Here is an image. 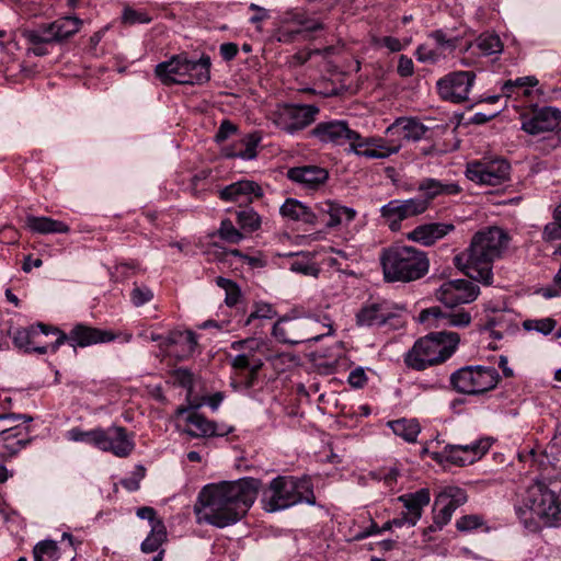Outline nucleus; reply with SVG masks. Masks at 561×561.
I'll return each instance as SVG.
<instances>
[{"instance_id": "obj_13", "label": "nucleus", "mask_w": 561, "mask_h": 561, "mask_svg": "<svg viewBox=\"0 0 561 561\" xmlns=\"http://www.w3.org/2000/svg\"><path fill=\"white\" fill-rule=\"evenodd\" d=\"M95 448L111 453L118 458H126L135 449L134 434L116 424L106 428L99 427Z\"/></svg>"}, {"instance_id": "obj_60", "label": "nucleus", "mask_w": 561, "mask_h": 561, "mask_svg": "<svg viewBox=\"0 0 561 561\" xmlns=\"http://www.w3.org/2000/svg\"><path fill=\"white\" fill-rule=\"evenodd\" d=\"M394 122L390 124L386 130H385V138L383 140L391 147L397 146L396 153H398L401 148L403 147V144L405 138L403 137V134H401V128L397 126L396 130H393Z\"/></svg>"}, {"instance_id": "obj_64", "label": "nucleus", "mask_w": 561, "mask_h": 561, "mask_svg": "<svg viewBox=\"0 0 561 561\" xmlns=\"http://www.w3.org/2000/svg\"><path fill=\"white\" fill-rule=\"evenodd\" d=\"M237 131H238L237 126L233 123H231L230 121L225 119L221 122V124L215 135V140L217 142H224L229 137L234 135Z\"/></svg>"}, {"instance_id": "obj_9", "label": "nucleus", "mask_w": 561, "mask_h": 561, "mask_svg": "<svg viewBox=\"0 0 561 561\" xmlns=\"http://www.w3.org/2000/svg\"><path fill=\"white\" fill-rule=\"evenodd\" d=\"M39 328L44 335H56V341L50 343V353H56L65 343L76 350L77 347L83 348L94 344L110 343L117 337L112 331L94 328L83 322L73 324L68 333L51 325H39Z\"/></svg>"}, {"instance_id": "obj_43", "label": "nucleus", "mask_w": 561, "mask_h": 561, "mask_svg": "<svg viewBox=\"0 0 561 561\" xmlns=\"http://www.w3.org/2000/svg\"><path fill=\"white\" fill-rule=\"evenodd\" d=\"M439 503H445L450 506L455 512L458 507L468 501L466 490L456 485H447L443 488L436 495Z\"/></svg>"}, {"instance_id": "obj_54", "label": "nucleus", "mask_w": 561, "mask_h": 561, "mask_svg": "<svg viewBox=\"0 0 561 561\" xmlns=\"http://www.w3.org/2000/svg\"><path fill=\"white\" fill-rule=\"evenodd\" d=\"M99 427L90 431H83L80 427H72L66 433V438L71 442L87 443L95 447Z\"/></svg>"}, {"instance_id": "obj_19", "label": "nucleus", "mask_w": 561, "mask_h": 561, "mask_svg": "<svg viewBox=\"0 0 561 561\" xmlns=\"http://www.w3.org/2000/svg\"><path fill=\"white\" fill-rule=\"evenodd\" d=\"M403 506L399 517L407 527H414L422 518L424 508L431 502V493L426 488L415 492L404 493L397 499Z\"/></svg>"}, {"instance_id": "obj_53", "label": "nucleus", "mask_w": 561, "mask_h": 561, "mask_svg": "<svg viewBox=\"0 0 561 561\" xmlns=\"http://www.w3.org/2000/svg\"><path fill=\"white\" fill-rule=\"evenodd\" d=\"M24 36L26 41L32 45H44L56 42L54 34L50 31L49 24L44 25L37 30L26 31Z\"/></svg>"}, {"instance_id": "obj_41", "label": "nucleus", "mask_w": 561, "mask_h": 561, "mask_svg": "<svg viewBox=\"0 0 561 561\" xmlns=\"http://www.w3.org/2000/svg\"><path fill=\"white\" fill-rule=\"evenodd\" d=\"M168 540V533L164 523H157L152 525L149 534L140 545V550L144 553H153L163 550L162 546Z\"/></svg>"}, {"instance_id": "obj_62", "label": "nucleus", "mask_w": 561, "mask_h": 561, "mask_svg": "<svg viewBox=\"0 0 561 561\" xmlns=\"http://www.w3.org/2000/svg\"><path fill=\"white\" fill-rule=\"evenodd\" d=\"M151 18L144 11H137L126 8L123 12V22L127 24H145L149 23Z\"/></svg>"}, {"instance_id": "obj_26", "label": "nucleus", "mask_w": 561, "mask_h": 561, "mask_svg": "<svg viewBox=\"0 0 561 561\" xmlns=\"http://www.w3.org/2000/svg\"><path fill=\"white\" fill-rule=\"evenodd\" d=\"M397 146H389L382 137H359L353 146V152L367 159H387L396 154Z\"/></svg>"}, {"instance_id": "obj_21", "label": "nucleus", "mask_w": 561, "mask_h": 561, "mask_svg": "<svg viewBox=\"0 0 561 561\" xmlns=\"http://www.w3.org/2000/svg\"><path fill=\"white\" fill-rule=\"evenodd\" d=\"M232 366L237 370L231 378V386L236 390H248L254 386L257 371L263 366L260 358L248 354H239L232 359Z\"/></svg>"}, {"instance_id": "obj_39", "label": "nucleus", "mask_w": 561, "mask_h": 561, "mask_svg": "<svg viewBox=\"0 0 561 561\" xmlns=\"http://www.w3.org/2000/svg\"><path fill=\"white\" fill-rule=\"evenodd\" d=\"M234 217L236 222L244 234L253 233L262 226L261 215L249 205L236 209Z\"/></svg>"}, {"instance_id": "obj_33", "label": "nucleus", "mask_w": 561, "mask_h": 561, "mask_svg": "<svg viewBox=\"0 0 561 561\" xmlns=\"http://www.w3.org/2000/svg\"><path fill=\"white\" fill-rule=\"evenodd\" d=\"M319 210L322 214L329 215L327 226L330 228L336 227L342 224H348L354 220L356 216L355 209L343 206L332 201H325L319 205Z\"/></svg>"}, {"instance_id": "obj_57", "label": "nucleus", "mask_w": 561, "mask_h": 561, "mask_svg": "<svg viewBox=\"0 0 561 561\" xmlns=\"http://www.w3.org/2000/svg\"><path fill=\"white\" fill-rule=\"evenodd\" d=\"M322 28V24L314 20L304 21L297 28L290 30L289 34L293 38L301 37L304 39L310 38L312 33Z\"/></svg>"}, {"instance_id": "obj_50", "label": "nucleus", "mask_w": 561, "mask_h": 561, "mask_svg": "<svg viewBox=\"0 0 561 561\" xmlns=\"http://www.w3.org/2000/svg\"><path fill=\"white\" fill-rule=\"evenodd\" d=\"M289 256L291 259L289 262V270L291 272L317 276L319 270L307 256L293 253Z\"/></svg>"}, {"instance_id": "obj_1", "label": "nucleus", "mask_w": 561, "mask_h": 561, "mask_svg": "<svg viewBox=\"0 0 561 561\" xmlns=\"http://www.w3.org/2000/svg\"><path fill=\"white\" fill-rule=\"evenodd\" d=\"M261 481L242 478L205 485L194 507L198 523L225 528L241 520L254 504Z\"/></svg>"}, {"instance_id": "obj_31", "label": "nucleus", "mask_w": 561, "mask_h": 561, "mask_svg": "<svg viewBox=\"0 0 561 561\" xmlns=\"http://www.w3.org/2000/svg\"><path fill=\"white\" fill-rule=\"evenodd\" d=\"M181 346V357L191 356L197 346V336L191 330H172L165 335V339L160 344V348L168 351L171 346Z\"/></svg>"}, {"instance_id": "obj_36", "label": "nucleus", "mask_w": 561, "mask_h": 561, "mask_svg": "<svg viewBox=\"0 0 561 561\" xmlns=\"http://www.w3.org/2000/svg\"><path fill=\"white\" fill-rule=\"evenodd\" d=\"M538 83L539 81L535 76L518 77L503 82L501 92L506 98H512L515 94L528 98L533 93L531 89Z\"/></svg>"}, {"instance_id": "obj_29", "label": "nucleus", "mask_w": 561, "mask_h": 561, "mask_svg": "<svg viewBox=\"0 0 561 561\" xmlns=\"http://www.w3.org/2000/svg\"><path fill=\"white\" fill-rule=\"evenodd\" d=\"M261 141V136L256 133L245 134L236 140L231 146L224 148V153L228 158H241L251 160L256 157V148Z\"/></svg>"}, {"instance_id": "obj_10", "label": "nucleus", "mask_w": 561, "mask_h": 561, "mask_svg": "<svg viewBox=\"0 0 561 561\" xmlns=\"http://www.w3.org/2000/svg\"><path fill=\"white\" fill-rule=\"evenodd\" d=\"M500 375L494 367L466 366L457 369L450 376L453 388L463 394L476 396L488 392L496 387Z\"/></svg>"}, {"instance_id": "obj_42", "label": "nucleus", "mask_w": 561, "mask_h": 561, "mask_svg": "<svg viewBox=\"0 0 561 561\" xmlns=\"http://www.w3.org/2000/svg\"><path fill=\"white\" fill-rule=\"evenodd\" d=\"M454 513L455 511L450 506L445 503H439L438 499L435 497L432 510L433 523L426 528L425 533H436L442 530L450 523Z\"/></svg>"}, {"instance_id": "obj_58", "label": "nucleus", "mask_w": 561, "mask_h": 561, "mask_svg": "<svg viewBox=\"0 0 561 561\" xmlns=\"http://www.w3.org/2000/svg\"><path fill=\"white\" fill-rule=\"evenodd\" d=\"M524 325L527 330H534L543 335H548L554 330L557 322L551 318H543L537 320H528Z\"/></svg>"}, {"instance_id": "obj_25", "label": "nucleus", "mask_w": 561, "mask_h": 561, "mask_svg": "<svg viewBox=\"0 0 561 561\" xmlns=\"http://www.w3.org/2000/svg\"><path fill=\"white\" fill-rule=\"evenodd\" d=\"M455 229L453 224L431 222L415 227L408 233V239L425 247L434 244Z\"/></svg>"}, {"instance_id": "obj_44", "label": "nucleus", "mask_w": 561, "mask_h": 561, "mask_svg": "<svg viewBox=\"0 0 561 561\" xmlns=\"http://www.w3.org/2000/svg\"><path fill=\"white\" fill-rule=\"evenodd\" d=\"M476 46L483 56L500 54L503 50V44L499 35L494 33H482L476 39Z\"/></svg>"}, {"instance_id": "obj_63", "label": "nucleus", "mask_w": 561, "mask_h": 561, "mask_svg": "<svg viewBox=\"0 0 561 561\" xmlns=\"http://www.w3.org/2000/svg\"><path fill=\"white\" fill-rule=\"evenodd\" d=\"M367 376L363 367H356L351 370L347 377L348 385L354 389H362L367 383Z\"/></svg>"}, {"instance_id": "obj_51", "label": "nucleus", "mask_w": 561, "mask_h": 561, "mask_svg": "<svg viewBox=\"0 0 561 561\" xmlns=\"http://www.w3.org/2000/svg\"><path fill=\"white\" fill-rule=\"evenodd\" d=\"M216 284L226 291L225 302L228 307H234L240 300V287L233 280L225 277H217Z\"/></svg>"}, {"instance_id": "obj_28", "label": "nucleus", "mask_w": 561, "mask_h": 561, "mask_svg": "<svg viewBox=\"0 0 561 561\" xmlns=\"http://www.w3.org/2000/svg\"><path fill=\"white\" fill-rule=\"evenodd\" d=\"M417 191L423 194V199H427L430 203L438 196L457 195L461 188L456 182H443L434 178H424L419 182Z\"/></svg>"}, {"instance_id": "obj_17", "label": "nucleus", "mask_w": 561, "mask_h": 561, "mask_svg": "<svg viewBox=\"0 0 561 561\" xmlns=\"http://www.w3.org/2000/svg\"><path fill=\"white\" fill-rule=\"evenodd\" d=\"M312 135L321 142L343 146L350 144L351 151L353 146L359 141L360 135L350 128L345 121H328L317 124L312 129Z\"/></svg>"}, {"instance_id": "obj_3", "label": "nucleus", "mask_w": 561, "mask_h": 561, "mask_svg": "<svg viewBox=\"0 0 561 561\" xmlns=\"http://www.w3.org/2000/svg\"><path fill=\"white\" fill-rule=\"evenodd\" d=\"M515 514L525 529L536 533L540 523L561 527V486L537 481L517 494Z\"/></svg>"}, {"instance_id": "obj_47", "label": "nucleus", "mask_w": 561, "mask_h": 561, "mask_svg": "<svg viewBox=\"0 0 561 561\" xmlns=\"http://www.w3.org/2000/svg\"><path fill=\"white\" fill-rule=\"evenodd\" d=\"M456 528L460 533H471L477 529H482L483 531L490 530V527L486 526L483 517L477 514H469L459 517L456 520Z\"/></svg>"}, {"instance_id": "obj_24", "label": "nucleus", "mask_w": 561, "mask_h": 561, "mask_svg": "<svg viewBox=\"0 0 561 561\" xmlns=\"http://www.w3.org/2000/svg\"><path fill=\"white\" fill-rule=\"evenodd\" d=\"M287 178L304 188L317 190L327 182L329 172L318 165H300L290 168Z\"/></svg>"}, {"instance_id": "obj_12", "label": "nucleus", "mask_w": 561, "mask_h": 561, "mask_svg": "<svg viewBox=\"0 0 561 561\" xmlns=\"http://www.w3.org/2000/svg\"><path fill=\"white\" fill-rule=\"evenodd\" d=\"M510 163L502 158H484L467 163L466 176L479 185H501L510 179Z\"/></svg>"}, {"instance_id": "obj_56", "label": "nucleus", "mask_w": 561, "mask_h": 561, "mask_svg": "<svg viewBox=\"0 0 561 561\" xmlns=\"http://www.w3.org/2000/svg\"><path fill=\"white\" fill-rule=\"evenodd\" d=\"M543 237L547 240L561 239V203L554 209L553 221L546 225Z\"/></svg>"}, {"instance_id": "obj_2", "label": "nucleus", "mask_w": 561, "mask_h": 561, "mask_svg": "<svg viewBox=\"0 0 561 561\" xmlns=\"http://www.w3.org/2000/svg\"><path fill=\"white\" fill-rule=\"evenodd\" d=\"M511 238L500 227H488L474 233L466 252L456 256L458 265L462 264L465 274L483 285L493 282V263L503 257L508 249Z\"/></svg>"}, {"instance_id": "obj_34", "label": "nucleus", "mask_w": 561, "mask_h": 561, "mask_svg": "<svg viewBox=\"0 0 561 561\" xmlns=\"http://www.w3.org/2000/svg\"><path fill=\"white\" fill-rule=\"evenodd\" d=\"M25 222L31 231L41 234L68 233L70 231L66 222L45 216L31 215L26 217Z\"/></svg>"}, {"instance_id": "obj_11", "label": "nucleus", "mask_w": 561, "mask_h": 561, "mask_svg": "<svg viewBox=\"0 0 561 561\" xmlns=\"http://www.w3.org/2000/svg\"><path fill=\"white\" fill-rule=\"evenodd\" d=\"M319 108L316 105L282 104L272 112L273 124L289 135L305 129L314 122Z\"/></svg>"}, {"instance_id": "obj_4", "label": "nucleus", "mask_w": 561, "mask_h": 561, "mask_svg": "<svg viewBox=\"0 0 561 561\" xmlns=\"http://www.w3.org/2000/svg\"><path fill=\"white\" fill-rule=\"evenodd\" d=\"M300 503L316 505L313 485L308 477L277 476L262 491L261 504L267 513L284 511Z\"/></svg>"}, {"instance_id": "obj_37", "label": "nucleus", "mask_w": 561, "mask_h": 561, "mask_svg": "<svg viewBox=\"0 0 561 561\" xmlns=\"http://www.w3.org/2000/svg\"><path fill=\"white\" fill-rule=\"evenodd\" d=\"M396 436L401 437L407 443H415L421 433V425L415 419H398L387 422Z\"/></svg>"}, {"instance_id": "obj_27", "label": "nucleus", "mask_w": 561, "mask_h": 561, "mask_svg": "<svg viewBox=\"0 0 561 561\" xmlns=\"http://www.w3.org/2000/svg\"><path fill=\"white\" fill-rule=\"evenodd\" d=\"M0 434L2 435V449L9 457L15 456L31 443L28 427L25 425L0 427Z\"/></svg>"}, {"instance_id": "obj_55", "label": "nucleus", "mask_w": 561, "mask_h": 561, "mask_svg": "<svg viewBox=\"0 0 561 561\" xmlns=\"http://www.w3.org/2000/svg\"><path fill=\"white\" fill-rule=\"evenodd\" d=\"M403 217L407 219L412 216L421 215L428 209L427 199L414 197L401 201Z\"/></svg>"}, {"instance_id": "obj_32", "label": "nucleus", "mask_w": 561, "mask_h": 561, "mask_svg": "<svg viewBox=\"0 0 561 561\" xmlns=\"http://www.w3.org/2000/svg\"><path fill=\"white\" fill-rule=\"evenodd\" d=\"M39 325H45L44 323H37L36 325H31L26 329H19L14 332L13 341L14 344L24 348L25 351L36 352L38 354H46L50 352V344L38 346L36 342V337L39 334H43V330Z\"/></svg>"}, {"instance_id": "obj_20", "label": "nucleus", "mask_w": 561, "mask_h": 561, "mask_svg": "<svg viewBox=\"0 0 561 561\" xmlns=\"http://www.w3.org/2000/svg\"><path fill=\"white\" fill-rule=\"evenodd\" d=\"M263 194L262 186L251 180H239L218 191V196L221 201L238 203L240 206L253 203L254 199L262 197Z\"/></svg>"}, {"instance_id": "obj_38", "label": "nucleus", "mask_w": 561, "mask_h": 561, "mask_svg": "<svg viewBox=\"0 0 561 561\" xmlns=\"http://www.w3.org/2000/svg\"><path fill=\"white\" fill-rule=\"evenodd\" d=\"M397 126L401 128V134H403L407 141H419L425 137L428 130L417 118L407 116L398 117L394 121L393 130H396Z\"/></svg>"}, {"instance_id": "obj_6", "label": "nucleus", "mask_w": 561, "mask_h": 561, "mask_svg": "<svg viewBox=\"0 0 561 561\" xmlns=\"http://www.w3.org/2000/svg\"><path fill=\"white\" fill-rule=\"evenodd\" d=\"M380 263L386 282L409 283L422 278L430 267L425 252L409 245L383 249Z\"/></svg>"}, {"instance_id": "obj_46", "label": "nucleus", "mask_w": 561, "mask_h": 561, "mask_svg": "<svg viewBox=\"0 0 561 561\" xmlns=\"http://www.w3.org/2000/svg\"><path fill=\"white\" fill-rule=\"evenodd\" d=\"M381 216L389 221V227L394 230L404 220L401 201L392 199L380 209Z\"/></svg>"}, {"instance_id": "obj_8", "label": "nucleus", "mask_w": 561, "mask_h": 561, "mask_svg": "<svg viewBox=\"0 0 561 561\" xmlns=\"http://www.w3.org/2000/svg\"><path fill=\"white\" fill-rule=\"evenodd\" d=\"M333 332L332 321L328 316L323 320L308 317L299 320L288 316L278 319L273 325L272 334L280 343L296 345L306 342H318Z\"/></svg>"}, {"instance_id": "obj_7", "label": "nucleus", "mask_w": 561, "mask_h": 561, "mask_svg": "<svg viewBox=\"0 0 561 561\" xmlns=\"http://www.w3.org/2000/svg\"><path fill=\"white\" fill-rule=\"evenodd\" d=\"M210 66L211 61L207 55H202L199 59H191L187 53H181L159 62L154 67V76L164 85H201L209 81Z\"/></svg>"}, {"instance_id": "obj_45", "label": "nucleus", "mask_w": 561, "mask_h": 561, "mask_svg": "<svg viewBox=\"0 0 561 561\" xmlns=\"http://www.w3.org/2000/svg\"><path fill=\"white\" fill-rule=\"evenodd\" d=\"M59 548L54 540H43L33 549L34 561H59Z\"/></svg>"}, {"instance_id": "obj_23", "label": "nucleus", "mask_w": 561, "mask_h": 561, "mask_svg": "<svg viewBox=\"0 0 561 561\" xmlns=\"http://www.w3.org/2000/svg\"><path fill=\"white\" fill-rule=\"evenodd\" d=\"M397 320L385 302L365 304L356 313V323L359 327H382Z\"/></svg>"}, {"instance_id": "obj_49", "label": "nucleus", "mask_w": 561, "mask_h": 561, "mask_svg": "<svg viewBox=\"0 0 561 561\" xmlns=\"http://www.w3.org/2000/svg\"><path fill=\"white\" fill-rule=\"evenodd\" d=\"M492 444L493 439L491 437H481L462 446L473 463L480 460L489 451Z\"/></svg>"}, {"instance_id": "obj_48", "label": "nucleus", "mask_w": 561, "mask_h": 561, "mask_svg": "<svg viewBox=\"0 0 561 561\" xmlns=\"http://www.w3.org/2000/svg\"><path fill=\"white\" fill-rule=\"evenodd\" d=\"M218 236L221 240L238 244L244 239V233L240 228H237L233 221L229 218L222 219L218 229Z\"/></svg>"}, {"instance_id": "obj_30", "label": "nucleus", "mask_w": 561, "mask_h": 561, "mask_svg": "<svg viewBox=\"0 0 561 561\" xmlns=\"http://www.w3.org/2000/svg\"><path fill=\"white\" fill-rule=\"evenodd\" d=\"M279 214L286 220L297 221L308 225L317 222V215L313 210L296 198H287L279 208Z\"/></svg>"}, {"instance_id": "obj_61", "label": "nucleus", "mask_w": 561, "mask_h": 561, "mask_svg": "<svg viewBox=\"0 0 561 561\" xmlns=\"http://www.w3.org/2000/svg\"><path fill=\"white\" fill-rule=\"evenodd\" d=\"M173 380L178 386L192 391L194 385V375L185 368H178L173 371Z\"/></svg>"}, {"instance_id": "obj_35", "label": "nucleus", "mask_w": 561, "mask_h": 561, "mask_svg": "<svg viewBox=\"0 0 561 561\" xmlns=\"http://www.w3.org/2000/svg\"><path fill=\"white\" fill-rule=\"evenodd\" d=\"M432 458L439 463H450L459 467L472 465L462 445H446L440 451L432 453Z\"/></svg>"}, {"instance_id": "obj_14", "label": "nucleus", "mask_w": 561, "mask_h": 561, "mask_svg": "<svg viewBox=\"0 0 561 561\" xmlns=\"http://www.w3.org/2000/svg\"><path fill=\"white\" fill-rule=\"evenodd\" d=\"M474 80L476 73L473 71H454L440 78L436 87L443 100L461 103L468 100Z\"/></svg>"}, {"instance_id": "obj_52", "label": "nucleus", "mask_w": 561, "mask_h": 561, "mask_svg": "<svg viewBox=\"0 0 561 561\" xmlns=\"http://www.w3.org/2000/svg\"><path fill=\"white\" fill-rule=\"evenodd\" d=\"M276 316V311L271 304L266 302H255L253 306V310L247 317L243 322L244 327L250 325L255 320H265L272 319Z\"/></svg>"}, {"instance_id": "obj_16", "label": "nucleus", "mask_w": 561, "mask_h": 561, "mask_svg": "<svg viewBox=\"0 0 561 561\" xmlns=\"http://www.w3.org/2000/svg\"><path fill=\"white\" fill-rule=\"evenodd\" d=\"M561 128V111L553 106L534 110L530 115H522V129L528 135L559 131Z\"/></svg>"}, {"instance_id": "obj_59", "label": "nucleus", "mask_w": 561, "mask_h": 561, "mask_svg": "<svg viewBox=\"0 0 561 561\" xmlns=\"http://www.w3.org/2000/svg\"><path fill=\"white\" fill-rule=\"evenodd\" d=\"M153 298V293L148 286H135L130 291V300L134 306L140 307Z\"/></svg>"}, {"instance_id": "obj_5", "label": "nucleus", "mask_w": 561, "mask_h": 561, "mask_svg": "<svg viewBox=\"0 0 561 561\" xmlns=\"http://www.w3.org/2000/svg\"><path fill=\"white\" fill-rule=\"evenodd\" d=\"M460 336L456 332H432L417 339L404 354V364L414 370H424L447 360L456 352Z\"/></svg>"}, {"instance_id": "obj_22", "label": "nucleus", "mask_w": 561, "mask_h": 561, "mask_svg": "<svg viewBox=\"0 0 561 561\" xmlns=\"http://www.w3.org/2000/svg\"><path fill=\"white\" fill-rule=\"evenodd\" d=\"M192 437L225 436L233 431L232 426L217 424L197 412H191L186 417L185 430Z\"/></svg>"}, {"instance_id": "obj_15", "label": "nucleus", "mask_w": 561, "mask_h": 561, "mask_svg": "<svg viewBox=\"0 0 561 561\" xmlns=\"http://www.w3.org/2000/svg\"><path fill=\"white\" fill-rule=\"evenodd\" d=\"M480 288L469 279H453L445 282L436 290V298L449 308L470 304L477 299Z\"/></svg>"}, {"instance_id": "obj_40", "label": "nucleus", "mask_w": 561, "mask_h": 561, "mask_svg": "<svg viewBox=\"0 0 561 561\" xmlns=\"http://www.w3.org/2000/svg\"><path fill=\"white\" fill-rule=\"evenodd\" d=\"M82 20L77 16H64L49 23L55 41L60 42L79 32Z\"/></svg>"}, {"instance_id": "obj_18", "label": "nucleus", "mask_w": 561, "mask_h": 561, "mask_svg": "<svg viewBox=\"0 0 561 561\" xmlns=\"http://www.w3.org/2000/svg\"><path fill=\"white\" fill-rule=\"evenodd\" d=\"M417 320L428 327H455L466 328L471 323V314L465 310L444 312L437 306L424 309L420 312Z\"/></svg>"}]
</instances>
